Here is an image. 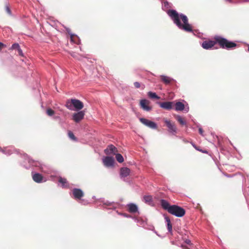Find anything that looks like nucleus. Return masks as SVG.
<instances>
[{
  "label": "nucleus",
  "instance_id": "obj_1",
  "mask_svg": "<svg viewBox=\"0 0 249 249\" xmlns=\"http://www.w3.org/2000/svg\"><path fill=\"white\" fill-rule=\"evenodd\" d=\"M167 13L174 23L179 29L187 32L193 31V28L189 23L188 19L186 16L182 14H179L176 10L172 9L169 10Z\"/></svg>",
  "mask_w": 249,
  "mask_h": 249
},
{
  "label": "nucleus",
  "instance_id": "obj_2",
  "mask_svg": "<svg viewBox=\"0 0 249 249\" xmlns=\"http://www.w3.org/2000/svg\"><path fill=\"white\" fill-rule=\"evenodd\" d=\"M160 204L163 209L177 217H181L185 214V210L183 208L176 205H170L169 202L164 199L160 200Z\"/></svg>",
  "mask_w": 249,
  "mask_h": 249
},
{
  "label": "nucleus",
  "instance_id": "obj_3",
  "mask_svg": "<svg viewBox=\"0 0 249 249\" xmlns=\"http://www.w3.org/2000/svg\"><path fill=\"white\" fill-rule=\"evenodd\" d=\"M214 39L216 41L220 47L222 49L230 50L235 48L237 44L234 42L231 41L220 36H215Z\"/></svg>",
  "mask_w": 249,
  "mask_h": 249
},
{
  "label": "nucleus",
  "instance_id": "obj_4",
  "mask_svg": "<svg viewBox=\"0 0 249 249\" xmlns=\"http://www.w3.org/2000/svg\"><path fill=\"white\" fill-rule=\"evenodd\" d=\"M66 107L70 110H73L74 107L76 110H79L83 108L84 105L78 99H71L66 102Z\"/></svg>",
  "mask_w": 249,
  "mask_h": 249
},
{
  "label": "nucleus",
  "instance_id": "obj_5",
  "mask_svg": "<svg viewBox=\"0 0 249 249\" xmlns=\"http://www.w3.org/2000/svg\"><path fill=\"white\" fill-rule=\"evenodd\" d=\"M140 121L144 125L146 126L154 129H156L158 128L157 124L154 122L150 121L148 119L141 118H140Z\"/></svg>",
  "mask_w": 249,
  "mask_h": 249
},
{
  "label": "nucleus",
  "instance_id": "obj_6",
  "mask_svg": "<svg viewBox=\"0 0 249 249\" xmlns=\"http://www.w3.org/2000/svg\"><path fill=\"white\" fill-rule=\"evenodd\" d=\"M217 42L214 39L213 40H207L204 41L202 43V47L206 50L211 49L213 47Z\"/></svg>",
  "mask_w": 249,
  "mask_h": 249
},
{
  "label": "nucleus",
  "instance_id": "obj_7",
  "mask_svg": "<svg viewBox=\"0 0 249 249\" xmlns=\"http://www.w3.org/2000/svg\"><path fill=\"white\" fill-rule=\"evenodd\" d=\"M85 114V112L84 110L75 113L72 115V120L76 123H79L83 119Z\"/></svg>",
  "mask_w": 249,
  "mask_h": 249
},
{
  "label": "nucleus",
  "instance_id": "obj_8",
  "mask_svg": "<svg viewBox=\"0 0 249 249\" xmlns=\"http://www.w3.org/2000/svg\"><path fill=\"white\" fill-rule=\"evenodd\" d=\"M163 121L168 128V130L170 132L173 133H176L177 128L174 123H172L171 121L168 120L166 119H164Z\"/></svg>",
  "mask_w": 249,
  "mask_h": 249
},
{
  "label": "nucleus",
  "instance_id": "obj_9",
  "mask_svg": "<svg viewBox=\"0 0 249 249\" xmlns=\"http://www.w3.org/2000/svg\"><path fill=\"white\" fill-rule=\"evenodd\" d=\"M150 103L149 101L146 99H142L140 101V106L141 108L144 110L149 111L152 109V107L149 106Z\"/></svg>",
  "mask_w": 249,
  "mask_h": 249
},
{
  "label": "nucleus",
  "instance_id": "obj_10",
  "mask_svg": "<svg viewBox=\"0 0 249 249\" xmlns=\"http://www.w3.org/2000/svg\"><path fill=\"white\" fill-rule=\"evenodd\" d=\"M104 151L107 155H115L117 153L118 150L113 145L110 144L107 146Z\"/></svg>",
  "mask_w": 249,
  "mask_h": 249
},
{
  "label": "nucleus",
  "instance_id": "obj_11",
  "mask_svg": "<svg viewBox=\"0 0 249 249\" xmlns=\"http://www.w3.org/2000/svg\"><path fill=\"white\" fill-rule=\"evenodd\" d=\"M72 193L74 198L76 199H80L84 196L83 191L80 189H73Z\"/></svg>",
  "mask_w": 249,
  "mask_h": 249
},
{
  "label": "nucleus",
  "instance_id": "obj_12",
  "mask_svg": "<svg viewBox=\"0 0 249 249\" xmlns=\"http://www.w3.org/2000/svg\"><path fill=\"white\" fill-rule=\"evenodd\" d=\"M114 162V159L110 157H106L103 160V163L107 167H110L113 165Z\"/></svg>",
  "mask_w": 249,
  "mask_h": 249
},
{
  "label": "nucleus",
  "instance_id": "obj_13",
  "mask_svg": "<svg viewBox=\"0 0 249 249\" xmlns=\"http://www.w3.org/2000/svg\"><path fill=\"white\" fill-rule=\"evenodd\" d=\"M160 107L164 109L167 110H170L172 108L173 102H164L162 103H159Z\"/></svg>",
  "mask_w": 249,
  "mask_h": 249
},
{
  "label": "nucleus",
  "instance_id": "obj_14",
  "mask_svg": "<svg viewBox=\"0 0 249 249\" xmlns=\"http://www.w3.org/2000/svg\"><path fill=\"white\" fill-rule=\"evenodd\" d=\"M130 173V169L127 167H122L120 169V175L122 177H126Z\"/></svg>",
  "mask_w": 249,
  "mask_h": 249
},
{
  "label": "nucleus",
  "instance_id": "obj_15",
  "mask_svg": "<svg viewBox=\"0 0 249 249\" xmlns=\"http://www.w3.org/2000/svg\"><path fill=\"white\" fill-rule=\"evenodd\" d=\"M33 179L37 183H40L43 179V176L39 173H36L33 175Z\"/></svg>",
  "mask_w": 249,
  "mask_h": 249
},
{
  "label": "nucleus",
  "instance_id": "obj_16",
  "mask_svg": "<svg viewBox=\"0 0 249 249\" xmlns=\"http://www.w3.org/2000/svg\"><path fill=\"white\" fill-rule=\"evenodd\" d=\"M160 79L164 84L167 85L169 84L173 80V79L170 77L165 75L160 76Z\"/></svg>",
  "mask_w": 249,
  "mask_h": 249
},
{
  "label": "nucleus",
  "instance_id": "obj_17",
  "mask_svg": "<svg viewBox=\"0 0 249 249\" xmlns=\"http://www.w3.org/2000/svg\"><path fill=\"white\" fill-rule=\"evenodd\" d=\"M128 211L130 213H134L137 212L138 211V207L137 206L134 204H129L128 205Z\"/></svg>",
  "mask_w": 249,
  "mask_h": 249
},
{
  "label": "nucleus",
  "instance_id": "obj_18",
  "mask_svg": "<svg viewBox=\"0 0 249 249\" xmlns=\"http://www.w3.org/2000/svg\"><path fill=\"white\" fill-rule=\"evenodd\" d=\"M58 181L59 183L62 184L63 187L69 188V184L66 178L60 177L59 178Z\"/></svg>",
  "mask_w": 249,
  "mask_h": 249
},
{
  "label": "nucleus",
  "instance_id": "obj_19",
  "mask_svg": "<svg viewBox=\"0 0 249 249\" xmlns=\"http://www.w3.org/2000/svg\"><path fill=\"white\" fill-rule=\"evenodd\" d=\"M184 108V105L180 102H177L175 105V109L177 111H182Z\"/></svg>",
  "mask_w": 249,
  "mask_h": 249
},
{
  "label": "nucleus",
  "instance_id": "obj_20",
  "mask_svg": "<svg viewBox=\"0 0 249 249\" xmlns=\"http://www.w3.org/2000/svg\"><path fill=\"white\" fill-rule=\"evenodd\" d=\"M165 219L167 224V229L169 232H171L172 231V226L171 223L170 219L168 216H166L165 217Z\"/></svg>",
  "mask_w": 249,
  "mask_h": 249
},
{
  "label": "nucleus",
  "instance_id": "obj_21",
  "mask_svg": "<svg viewBox=\"0 0 249 249\" xmlns=\"http://www.w3.org/2000/svg\"><path fill=\"white\" fill-rule=\"evenodd\" d=\"M148 95L152 99H159L160 98V97L158 96L155 92H152L151 91H149L148 93Z\"/></svg>",
  "mask_w": 249,
  "mask_h": 249
},
{
  "label": "nucleus",
  "instance_id": "obj_22",
  "mask_svg": "<svg viewBox=\"0 0 249 249\" xmlns=\"http://www.w3.org/2000/svg\"><path fill=\"white\" fill-rule=\"evenodd\" d=\"M116 156V160L120 163H122L124 160L123 157L121 154L117 153L115 155Z\"/></svg>",
  "mask_w": 249,
  "mask_h": 249
},
{
  "label": "nucleus",
  "instance_id": "obj_23",
  "mask_svg": "<svg viewBox=\"0 0 249 249\" xmlns=\"http://www.w3.org/2000/svg\"><path fill=\"white\" fill-rule=\"evenodd\" d=\"M177 120L179 122V123L182 125H185L186 124V122L184 119L180 116L178 117Z\"/></svg>",
  "mask_w": 249,
  "mask_h": 249
},
{
  "label": "nucleus",
  "instance_id": "obj_24",
  "mask_svg": "<svg viewBox=\"0 0 249 249\" xmlns=\"http://www.w3.org/2000/svg\"><path fill=\"white\" fill-rule=\"evenodd\" d=\"M47 114L49 116H52L54 114V111L51 108H48L46 110Z\"/></svg>",
  "mask_w": 249,
  "mask_h": 249
},
{
  "label": "nucleus",
  "instance_id": "obj_25",
  "mask_svg": "<svg viewBox=\"0 0 249 249\" xmlns=\"http://www.w3.org/2000/svg\"><path fill=\"white\" fill-rule=\"evenodd\" d=\"M193 146L196 150H198L199 151H200L202 153H206V154H207L208 153V151L207 150H203L201 149H200L198 147L196 146L195 144L194 143H192Z\"/></svg>",
  "mask_w": 249,
  "mask_h": 249
},
{
  "label": "nucleus",
  "instance_id": "obj_26",
  "mask_svg": "<svg viewBox=\"0 0 249 249\" xmlns=\"http://www.w3.org/2000/svg\"><path fill=\"white\" fill-rule=\"evenodd\" d=\"M143 199L146 202H150L152 201V197L151 196H145L143 197Z\"/></svg>",
  "mask_w": 249,
  "mask_h": 249
},
{
  "label": "nucleus",
  "instance_id": "obj_27",
  "mask_svg": "<svg viewBox=\"0 0 249 249\" xmlns=\"http://www.w3.org/2000/svg\"><path fill=\"white\" fill-rule=\"evenodd\" d=\"M68 136L70 137V138H71V140H74V141L76 140V137H75L73 133L71 131H68Z\"/></svg>",
  "mask_w": 249,
  "mask_h": 249
},
{
  "label": "nucleus",
  "instance_id": "obj_28",
  "mask_svg": "<svg viewBox=\"0 0 249 249\" xmlns=\"http://www.w3.org/2000/svg\"><path fill=\"white\" fill-rule=\"evenodd\" d=\"M163 7L165 9H168L171 7L170 3L167 0H164V1H163Z\"/></svg>",
  "mask_w": 249,
  "mask_h": 249
},
{
  "label": "nucleus",
  "instance_id": "obj_29",
  "mask_svg": "<svg viewBox=\"0 0 249 249\" xmlns=\"http://www.w3.org/2000/svg\"><path fill=\"white\" fill-rule=\"evenodd\" d=\"M71 56H72L73 57L76 58V59H79V55L78 53H75V52H71L70 53Z\"/></svg>",
  "mask_w": 249,
  "mask_h": 249
},
{
  "label": "nucleus",
  "instance_id": "obj_30",
  "mask_svg": "<svg viewBox=\"0 0 249 249\" xmlns=\"http://www.w3.org/2000/svg\"><path fill=\"white\" fill-rule=\"evenodd\" d=\"M19 45L18 43H15L12 45L11 49H17L18 50L19 48Z\"/></svg>",
  "mask_w": 249,
  "mask_h": 249
},
{
  "label": "nucleus",
  "instance_id": "obj_31",
  "mask_svg": "<svg viewBox=\"0 0 249 249\" xmlns=\"http://www.w3.org/2000/svg\"><path fill=\"white\" fill-rule=\"evenodd\" d=\"M134 85L136 88H140L141 87V84L138 82H135L134 83Z\"/></svg>",
  "mask_w": 249,
  "mask_h": 249
},
{
  "label": "nucleus",
  "instance_id": "obj_32",
  "mask_svg": "<svg viewBox=\"0 0 249 249\" xmlns=\"http://www.w3.org/2000/svg\"><path fill=\"white\" fill-rule=\"evenodd\" d=\"M18 53L19 55L23 56V53L21 49L20 48V47L17 50Z\"/></svg>",
  "mask_w": 249,
  "mask_h": 249
},
{
  "label": "nucleus",
  "instance_id": "obj_33",
  "mask_svg": "<svg viewBox=\"0 0 249 249\" xmlns=\"http://www.w3.org/2000/svg\"><path fill=\"white\" fill-rule=\"evenodd\" d=\"M6 12L9 14V15H11V12L9 7L6 6L5 8Z\"/></svg>",
  "mask_w": 249,
  "mask_h": 249
},
{
  "label": "nucleus",
  "instance_id": "obj_34",
  "mask_svg": "<svg viewBox=\"0 0 249 249\" xmlns=\"http://www.w3.org/2000/svg\"><path fill=\"white\" fill-rule=\"evenodd\" d=\"M5 47V45L3 43L0 42V51Z\"/></svg>",
  "mask_w": 249,
  "mask_h": 249
},
{
  "label": "nucleus",
  "instance_id": "obj_35",
  "mask_svg": "<svg viewBox=\"0 0 249 249\" xmlns=\"http://www.w3.org/2000/svg\"><path fill=\"white\" fill-rule=\"evenodd\" d=\"M198 131H199V133H200V134H201V135H203V130L202 128H199L198 129Z\"/></svg>",
  "mask_w": 249,
  "mask_h": 249
},
{
  "label": "nucleus",
  "instance_id": "obj_36",
  "mask_svg": "<svg viewBox=\"0 0 249 249\" xmlns=\"http://www.w3.org/2000/svg\"><path fill=\"white\" fill-rule=\"evenodd\" d=\"M225 1H229L230 2H232V0H225Z\"/></svg>",
  "mask_w": 249,
  "mask_h": 249
},
{
  "label": "nucleus",
  "instance_id": "obj_37",
  "mask_svg": "<svg viewBox=\"0 0 249 249\" xmlns=\"http://www.w3.org/2000/svg\"><path fill=\"white\" fill-rule=\"evenodd\" d=\"M190 242V241H188V242H187V243L189 244Z\"/></svg>",
  "mask_w": 249,
  "mask_h": 249
},
{
  "label": "nucleus",
  "instance_id": "obj_38",
  "mask_svg": "<svg viewBox=\"0 0 249 249\" xmlns=\"http://www.w3.org/2000/svg\"><path fill=\"white\" fill-rule=\"evenodd\" d=\"M248 51L249 52V47H248Z\"/></svg>",
  "mask_w": 249,
  "mask_h": 249
},
{
  "label": "nucleus",
  "instance_id": "obj_39",
  "mask_svg": "<svg viewBox=\"0 0 249 249\" xmlns=\"http://www.w3.org/2000/svg\"><path fill=\"white\" fill-rule=\"evenodd\" d=\"M186 249H188V248H186Z\"/></svg>",
  "mask_w": 249,
  "mask_h": 249
}]
</instances>
